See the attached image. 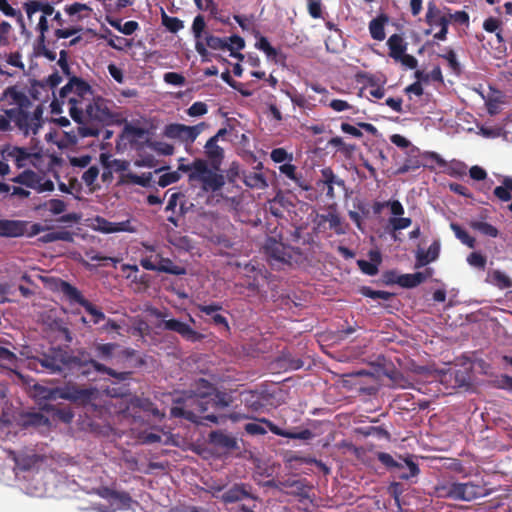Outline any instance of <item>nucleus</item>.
Returning a JSON list of instances; mask_svg holds the SVG:
<instances>
[{
  "label": "nucleus",
  "mask_w": 512,
  "mask_h": 512,
  "mask_svg": "<svg viewBox=\"0 0 512 512\" xmlns=\"http://www.w3.org/2000/svg\"><path fill=\"white\" fill-rule=\"evenodd\" d=\"M29 367L38 372L65 373L69 372L77 376L88 377L92 372L107 374L118 381H126L131 378L132 372H117L112 368L99 363L84 349L77 351L76 355L61 348H51L39 357L29 360Z\"/></svg>",
  "instance_id": "1"
},
{
  "label": "nucleus",
  "mask_w": 512,
  "mask_h": 512,
  "mask_svg": "<svg viewBox=\"0 0 512 512\" xmlns=\"http://www.w3.org/2000/svg\"><path fill=\"white\" fill-rule=\"evenodd\" d=\"M75 97L69 98V114L77 123V130L66 132L68 141L76 144L79 138L98 137L105 125L114 121V115L103 98L86 101L77 106Z\"/></svg>",
  "instance_id": "2"
},
{
  "label": "nucleus",
  "mask_w": 512,
  "mask_h": 512,
  "mask_svg": "<svg viewBox=\"0 0 512 512\" xmlns=\"http://www.w3.org/2000/svg\"><path fill=\"white\" fill-rule=\"evenodd\" d=\"M210 402L204 401L186 390L173 398L170 415L175 418H184L196 424H206L205 421L217 424L218 417L214 414H205L211 408Z\"/></svg>",
  "instance_id": "3"
},
{
  "label": "nucleus",
  "mask_w": 512,
  "mask_h": 512,
  "mask_svg": "<svg viewBox=\"0 0 512 512\" xmlns=\"http://www.w3.org/2000/svg\"><path fill=\"white\" fill-rule=\"evenodd\" d=\"M440 495L455 501L470 502L486 495V490L479 482H447L439 488Z\"/></svg>",
  "instance_id": "4"
},
{
  "label": "nucleus",
  "mask_w": 512,
  "mask_h": 512,
  "mask_svg": "<svg viewBox=\"0 0 512 512\" xmlns=\"http://www.w3.org/2000/svg\"><path fill=\"white\" fill-rule=\"evenodd\" d=\"M189 391L201 400L209 401V407L213 410L227 408L233 402L230 394L217 390L211 382L204 378L196 380Z\"/></svg>",
  "instance_id": "5"
},
{
  "label": "nucleus",
  "mask_w": 512,
  "mask_h": 512,
  "mask_svg": "<svg viewBox=\"0 0 512 512\" xmlns=\"http://www.w3.org/2000/svg\"><path fill=\"white\" fill-rule=\"evenodd\" d=\"M14 126L24 135H36L42 127L43 108L37 105L32 112L30 109L10 108Z\"/></svg>",
  "instance_id": "6"
},
{
  "label": "nucleus",
  "mask_w": 512,
  "mask_h": 512,
  "mask_svg": "<svg viewBox=\"0 0 512 512\" xmlns=\"http://www.w3.org/2000/svg\"><path fill=\"white\" fill-rule=\"evenodd\" d=\"M377 459L383 464L392 475L399 480H409L420 473L418 465L412 460V457L396 460L392 455L386 452H379Z\"/></svg>",
  "instance_id": "7"
},
{
  "label": "nucleus",
  "mask_w": 512,
  "mask_h": 512,
  "mask_svg": "<svg viewBox=\"0 0 512 512\" xmlns=\"http://www.w3.org/2000/svg\"><path fill=\"white\" fill-rule=\"evenodd\" d=\"M92 94L90 85L83 79L77 76H71L66 85L59 91V100H54L51 103L52 112H58L59 101L64 104L66 101L69 104V98L75 97L77 106H82L86 101V97Z\"/></svg>",
  "instance_id": "8"
},
{
  "label": "nucleus",
  "mask_w": 512,
  "mask_h": 512,
  "mask_svg": "<svg viewBox=\"0 0 512 512\" xmlns=\"http://www.w3.org/2000/svg\"><path fill=\"white\" fill-rule=\"evenodd\" d=\"M151 316L163 319L158 327L178 333L182 338L190 342H197L203 338V335L194 330L190 325L178 319L165 320L167 313L160 311L157 308L151 307L147 310Z\"/></svg>",
  "instance_id": "9"
},
{
  "label": "nucleus",
  "mask_w": 512,
  "mask_h": 512,
  "mask_svg": "<svg viewBox=\"0 0 512 512\" xmlns=\"http://www.w3.org/2000/svg\"><path fill=\"white\" fill-rule=\"evenodd\" d=\"M205 122L194 126H187L180 123H171L165 126L163 135L169 139H177L182 143L191 145L197 137L207 128Z\"/></svg>",
  "instance_id": "10"
},
{
  "label": "nucleus",
  "mask_w": 512,
  "mask_h": 512,
  "mask_svg": "<svg viewBox=\"0 0 512 512\" xmlns=\"http://www.w3.org/2000/svg\"><path fill=\"white\" fill-rule=\"evenodd\" d=\"M59 290L70 300L82 306L85 311L92 316L93 324H98L105 320L106 316L101 309L97 308L93 303L84 298L82 293L70 283L61 281L59 284Z\"/></svg>",
  "instance_id": "11"
},
{
  "label": "nucleus",
  "mask_w": 512,
  "mask_h": 512,
  "mask_svg": "<svg viewBox=\"0 0 512 512\" xmlns=\"http://www.w3.org/2000/svg\"><path fill=\"white\" fill-rule=\"evenodd\" d=\"M35 396L41 400L68 399L78 400L87 395L85 390L69 387L50 388L39 384L34 385Z\"/></svg>",
  "instance_id": "12"
},
{
  "label": "nucleus",
  "mask_w": 512,
  "mask_h": 512,
  "mask_svg": "<svg viewBox=\"0 0 512 512\" xmlns=\"http://www.w3.org/2000/svg\"><path fill=\"white\" fill-rule=\"evenodd\" d=\"M425 22L430 27H440V30L433 35V38L438 41H445L447 39L449 18L447 14H442L434 1H429L427 4V12L425 15Z\"/></svg>",
  "instance_id": "13"
},
{
  "label": "nucleus",
  "mask_w": 512,
  "mask_h": 512,
  "mask_svg": "<svg viewBox=\"0 0 512 512\" xmlns=\"http://www.w3.org/2000/svg\"><path fill=\"white\" fill-rule=\"evenodd\" d=\"M253 487L249 483L239 482L234 483L220 496V500L224 504H233L240 502L244 499L258 500V497L253 494Z\"/></svg>",
  "instance_id": "14"
},
{
  "label": "nucleus",
  "mask_w": 512,
  "mask_h": 512,
  "mask_svg": "<svg viewBox=\"0 0 512 512\" xmlns=\"http://www.w3.org/2000/svg\"><path fill=\"white\" fill-rule=\"evenodd\" d=\"M205 40H206V45L199 40H197L196 44H195V49H196L197 53L203 58L207 57V55H208L206 46H208L209 48H211L213 50H228L231 52L232 57L238 58L240 60H243V58H244V56L241 53L234 52V46L229 45L226 38H220V37H217L214 35H207L205 37Z\"/></svg>",
  "instance_id": "15"
},
{
  "label": "nucleus",
  "mask_w": 512,
  "mask_h": 512,
  "mask_svg": "<svg viewBox=\"0 0 512 512\" xmlns=\"http://www.w3.org/2000/svg\"><path fill=\"white\" fill-rule=\"evenodd\" d=\"M27 223L19 220L0 219V236L7 238L21 237L26 233Z\"/></svg>",
  "instance_id": "16"
},
{
  "label": "nucleus",
  "mask_w": 512,
  "mask_h": 512,
  "mask_svg": "<svg viewBox=\"0 0 512 512\" xmlns=\"http://www.w3.org/2000/svg\"><path fill=\"white\" fill-rule=\"evenodd\" d=\"M95 222L96 229L105 234L134 231L130 226V221L111 222L103 217L97 216Z\"/></svg>",
  "instance_id": "17"
},
{
  "label": "nucleus",
  "mask_w": 512,
  "mask_h": 512,
  "mask_svg": "<svg viewBox=\"0 0 512 512\" xmlns=\"http://www.w3.org/2000/svg\"><path fill=\"white\" fill-rule=\"evenodd\" d=\"M261 422L265 423L268 426L269 430L277 436L285 437L288 439L300 440H310L313 438V433L309 429H303L299 432H294L282 429L267 419H262Z\"/></svg>",
  "instance_id": "18"
},
{
  "label": "nucleus",
  "mask_w": 512,
  "mask_h": 512,
  "mask_svg": "<svg viewBox=\"0 0 512 512\" xmlns=\"http://www.w3.org/2000/svg\"><path fill=\"white\" fill-rule=\"evenodd\" d=\"M266 253L273 259L286 263L291 259L288 247L276 240L269 239L265 245Z\"/></svg>",
  "instance_id": "19"
},
{
  "label": "nucleus",
  "mask_w": 512,
  "mask_h": 512,
  "mask_svg": "<svg viewBox=\"0 0 512 512\" xmlns=\"http://www.w3.org/2000/svg\"><path fill=\"white\" fill-rule=\"evenodd\" d=\"M209 440L216 447H220L226 450L238 449L236 438L220 430L212 431L209 434Z\"/></svg>",
  "instance_id": "20"
},
{
  "label": "nucleus",
  "mask_w": 512,
  "mask_h": 512,
  "mask_svg": "<svg viewBox=\"0 0 512 512\" xmlns=\"http://www.w3.org/2000/svg\"><path fill=\"white\" fill-rule=\"evenodd\" d=\"M180 170L184 172L190 171L189 179L201 182L211 169L208 168L206 161L196 159L190 165H181Z\"/></svg>",
  "instance_id": "21"
},
{
  "label": "nucleus",
  "mask_w": 512,
  "mask_h": 512,
  "mask_svg": "<svg viewBox=\"0 0 512 512\" xmlns=\"http://www.w3.org/2000/svg\"><path fill=\"white\" fill-rule=\"evenodd\" d=\"M197 308L200 312L210 316L215 325L223 326L227 330L229 329L226 317L218 313V311L222 309V306L219 303L199 304Z\"/></svg>",
  "instance_id": "22"
},
{
  "label": "nucleus",
  "mask_w": 512,
  "mask_h": 512,
  "mask_svg": "<svg viewBox=\"0 0 512 512\" xmlns=\"http://www.w3.org/2000/svg\"><path fill=\"white\" fill-rule=\"evenodd\" d=\"M431 276V270L426 272H416L413 274H403L396 278V283L403 288H414L425 282Z\"/></svg>",
  "instance_id": "23"
},
{
  "label": "nucleus",
  "mask_w": 512,
  "mask_h": 512,
  "mask_svg": "<svg viewBox=\"0 0 512 512\" xmlns=\"http://www.w3.org/2000/svg\"><path fill=\"white\" fill-rule=\"evenodd\" d=\"M23 8L30 21L32 20V16L37 12H42L43 16H51L54 13L52 4L36 0L25 2Z\"/></svg>",
  "instance_id": "24"
},
{
  "label": "nucleus",
  "mask_w": 512,
  "mask_h": 512,
  "mask_svg": "<svg viewBox=\"0 0 512 512\" xmlns=\"http://www.w3.org/2000/svg\"><path fill=\"white\" fill-rule=\"evenodd\" d=\"M205 153L214 169H218L224 158V150L214 139H208L205 144Z\"/></svg>",
  "instance_id": "25"
},
{
  "label": "nucleus",
  "mask_w": 512,
  "mask_h": 512,
  "mask_svg": "<svg viewBox=\"0 0 512 512\" xmlns=\"http://www.w3.org/2000/svg\"><path fill=\"white\" fill-rule=\"evenodd\" d=\"M19 424L23 428L43 427L50 424L49 419L40 412H28L20 416Z\"/></svg>",
  "instance_id": "26"
},
{
  "label": "nucleus",
  "mask_w": 512,
  "mask_h": 512,
  "mask_svg": "<svg viewBox=\"0 0 512 512\" xmlns=\"http://www.w3.org/2000/svg\"><path fill=\"white\" fill-rule=\"evenodd\" d=\"M387 46L389 48V56L396 61L401 58L407 49V43L404 42V39L399 34L391 35L387 40Z\"/></svg>",
  "instance_id": "27"
},
{
  "label": "nucleus",
  "mask_w": 512,
  "mask_h": 512,
  "mask_svg": "<svg viewBox=\"0 0 512 512\" xmlns=\"http://www.w3.org/2000/svg\"><path fill=\"white\" fill-rule=\"evenodd\" d=\"M5 95L11 99V103L16 105L15 108L30 109L33 104L29 97L16 87L7 88Z\"/></svg>",
  "instance_id": "28"
},
{
  "label": "nucleus",
  "mask_w": 512,
  "mask_h": 512,
  "mask_svg": "<svg viewBox=\"0 0 512 512\" xmlns=\"http://www.w3.org/2000/svg\"><path fill=\"white\" fill-rule=\"evenodd\" d=\"M201 184H202V189L204 191L216 192L224 186L225 180H224L223 175L210 170V172L201 181Z\"/></svg>",
  "instance_id": "29"
},
{
  "label": "nucleus",
  "mask_w": 512,
  "mask_h": 512,
  "mask_svg": "<svg viewBox=\"0 0 512 512\" xmlns=\"http://www.w3.org/2000/svg\"><path fill=\"white\" fill-rule=\"evenodd\" d=\"M157 257H159V263L156 269L157 272H164L176 276L186 273L185 268L175 265L171 259L161 257L160 255H157Z\"/></svg>",
  "instance_id": "30"
},
{
  "label": "nucleus",
  "mask_w": 512,
  "mask_h": 512,
  "mask_svg": "<svg viewBox=\"0 0 512 512\" xmlns=\"http://www.w3.org/2000/svg\"><path fill=\"white\" fill-rule=\"evenodd\" d=\"M386 21L387 17L385 15L378 16L370 21L369 32L374 40L382 41L385 39L384 25Z\"/></svg>",
  "instance_id": "31"
},
{
  "label": "nucleus",
  "mask_w": 512,
  "mask_h": 512,
  "mask_svg": "<svg viewBox=\"0 0 512 512\" xmlns=\"http://www.w3.org/2000/svg\"><path fill=\"white\" fill-rule=\"evenodd\" d=\"M73 239V233L68 230L49 231L39 238V240L43 243H51L59 240L72 242Z\"/></svg>",
  "instance_id": "32"
},
{
  "label": "nucleus",
  "mask_w": 512,
  "mask_h": 512,
  "mask_svg": "<svg viewBox=\"0 0 512 512\" xmlns=\"http://www.w3.org/2000/svg\"><path fill=\"white\" fill-rule=\"evenodd\" d=\"M39 175L32 170H25L16 177L12 178L11 181L28 188L35 189L38 185Z\"/></svg>",
  "instance_id": "33"
},
{
  "label": "nucleus",
  "mask_w": 512,
  "mask_h": 512,
  "mask_svg": "<svg viewBox=\"0 0 512 512\" xmlns=\"http://www.w3.org/2000/svg\"><path fill=\"white\" fill-rule=\"evenodd\" d=\"M469 226L484 236L496 238L499 235V230L495 226L484 221L472 220Z\"/></svg>",
  "instance_id": "34"
},
{
  "label": "nucleus",
  "mask_w": 512,
  "mask_h": 512,
  "mask_svg": "<svg viewBox=\"0 0 512 512\" xmlns=\"http://www.w3.org/2000/svg\"><path fill=\"white\" fill-rule=\"evenodd\" d=\"M451 230L454 232L455 237L464 245L469 248H475L476 240L470 236L469 233L464 230L459 224L452 222L450 224Z\"/></svg>",
  "instance_id": "35"
},
{
  "label": "nucleus",
  "mask_w": 512,
  "mask_h": 512,
  "mask_svg": "<svg viewBox=\"0 0 512 512\" xmlns=\"http://www.w3.org/2000/svg\"><path fill=\"white\" fill-rule=\"evenodd\" d=\"M42 409L47 412H52L54 418L64 423H70L74 418V413L70 408H54L51 405L45 404Z\"/></svg>",
  "instance_id": "36"
},
{
  "label": "nucleus",
  "mask_w": 512,
  "mask_h": 512,
  "mask_svg": "<svg viewBox=\"0 0 512 512\" xmlns=\"http://www.w3.org/2000/svg\"><path fill=\"white\" fill-rule=\"evenodd\" d=\"M246 186L253 189H264L268 186L266 178L262 173L250 172L244 176Z\"/></svg>",
  "instance_id": "37"
},
{
  "label": "nucleus",
  "mask_w": 512,
  "mask_h": 512,
  "mask_svg": "<svg viewBox=\"0 0 512 512\" xmlns=\"http://www.w3.org/2000/svg\"><path fill=\"white\" fill-rule=\"evenodd\" d=\"M101 162L106 169H113L116 172L125 171L128 168V162L120 159H110V156L102 153Z\"/></svg>",
  "instance_id": "38"
},
{
  "label": "nucleus",
  "mask_w": 512,
  "mask_h": 512,
  "mask_svg": "<svg viewBox=\"0 0 512 512\" xmlns=\"http://www.w3.org/2000/svg\"><path fill=\"white\" fill-rule=\"evenodd\" d=\"M255 47L261 51H263L267 58L273 59L277 61V57L279 56V52L276 48H274L268 39L264 36H260L258 41L255 44Z\"/></svg>",
  "instance_id": "39"
},
{
  "label": "nucleus",
  "mask_w": 512,
  "mask_h": 512,
  "mask_svg": "<svg viewBox=\"0 0 512 512\" xmlns=\"http://www.w3.org/2000/svg\"><path fill=\"white\" fill-rule=\"evenodd\" d=\"M322 182L326 186H340L345 188V181L343 179L338 178L333 172L332 168L325 167L321 170Z\"/></svg>",
  "instance_id": "40"
},
{
  "label": "nucleus",
  "mask_w": 512,
  "mask_h": 512,
  "mask_svg": "<svg viewBox=\"0 0 512 512\" xmlns=\"http://www.w3.org/2000/svg\"><path fill=\"white\" fill-rule=\"evenodd\" d=\"M328 145L337 148L338 151H340L341 153H343L346 156H350L356 150L355 144L346 143L339 136L331 138L328 141Z\"/></svg>",
  "instance_id": "41"
},
{
  "label": "nucleus",
  "mask_w": 512,
  "mask_h": 512,
  "mask_svg": "<svg viewBox=\"0 0 512 512\" xmlns=\"http://www.w3.org/2000/svg\"><path fill=\"white\" fill-rule=\"evenodd\" d=\"M118 347L116 343L96 344V356L102 360H109L113 357L115 349Z\"/></svg>",
  "instance_id": "42"
},
{
  "label": "nucleus",
  "mask_w": 512,
  "mask_h": 512,
  "mask_svg": "<svg viewBox=\"0 0 512 512\" xmlns=\"http://www.w3.org/2000/svg\"><path fill=\"white\" fill-rule=\"evenodd\" d=\"M444 51L445 52L443 54H439L438 56L440 58L445 59L448 62V65H449L450 69L454 73L460 74L461 66H460V63L457 60V56H456L455 51L452 48H450V47H446L444 49Z\"/></svg>",
  "instance_id": "43"
},
{
  "label": "nucleus",
  "mask_w": 512,
  "mask_h": 512,
  "mask_svg": "<svg viewBox=\"0 0 512 512\" xmlns=\"http://www.w3.org/2000/svg\"><path fill=\"white\" fill-rule=\"evenodd\" d=\"M110 502L116 504L119 509H127L130 507L132 498L128 492L115 490Z\"/></svg>",
  "instance_id": "44"
},
{
  "label": "nucleus",
  "mask_w": 512,
  "mask_h": 512,
  "mask_svg": "<svg viewBox=\"0 0 512 512\" xmlns=\"http://www.w3.org/2000/svg\"><path fill=\"white\" fill-rule=\"evenodd\" d=\"M162 24L171 33H177L184 27V23L177 17L168 16L164 11L162 12Z\"/></svg>",
  "instance_id": "45"
},
{
  "label": "nucleus",
  "mask_w": 512,
  "mask_h": 512,
  "mask_svg": "<svg viewBox=\"0 0 512 512\" xmlns=\"http://www.w3.org/2000/svg\"><path fill=\"white\" fill-rule=\"evenodd\" d=\"M9 156L12 157L18 167H22L25 165V162L30 158V153L26 148L23 147H13L9 152Z\"/></svg>",
  "instance_id": "46"
},
{
  "label": "nucleus",
  "mask_w": 512,
  "mask_h": 512,
  "mask_svg": "<svg viewBox=\"0 0 512 512\" xmlns=\"http://www.w3.org/2000/svg\"><path fill=\"white\" fill-rule=\"evenodd\" d=\"M361 294L365 297L371 298V299H382V300H389L393 294L387 291H381V290H373L372 288L368 286H363L360 290Z\"/></svg>",
  "instance_id": "47"
},
{
  "label": "nucleus",
  "mask_w": 512,
  "mask_h": 512,
  "mask_svg": "<svg viewBox=\"0 0 512 512\" xmlns=\"http://www.w3.org/2000/svg\"><path fill=\"white\" fill-rule=\"evenodd\" d=\"M494 284L500 289H508L512 287V280L509 276L500 270H495L492 274Z\"/></svg>",
  "instance_id": "48"
},
{
  "label": "nucleus",
  "mask_w": 512,
  "mask_h": 512,
  "mask_svg": "<svg viewBox=\"0 0 512 512\" xmlns=\"http://www.w3.org/2000/svg\"><path fill=\"white\" fill-rule=\"evenodd\" d=\"M0 11L3 12L6 16H17L18 22L21 24L22 29L25 30V24L21 12L11 7L7 0H0Z\"/></svg>",
  "instance_id": "49"
},
{
  "label": "nucleus",
  "mask_w": 512,
  "mask_h": 512,
  "mask_svg": "<svg viewBox=\"0 0 512 512\" xmlns=\"http://www.w3.org/2000/svg\"><path fill=\"white\" fill-rule=\"evenodd\" d=\"M325 219L328 221L330 229L334 230L336 234L342 235L346 233L341 218L338 214L329 213Z\"/></svg>",
  "instance_id": "50"
},
{
  "label": "nucleus",
  "mask_w": 512,
  "mask_h": 512,
  "mask_svg": "<svg viewBox=\"0 0 512 512\" xmlns=\"http://www.w3.org/2000/svg\"><path fill=\"white\" fill-rule=\"evenodd\" d=\"M467 262L472 267L484 270L487 263V259L480 252H472L471 254L468 255Z\"/></svg>",
  "instance_id": "51"
},
{
  "label": "nucleus",
  "mask_w": 512,
  "mask_h": 512,
  "mask_svg": "<svg viewBox=\"0 0 512 512\" xmlns=\"http://www.w3.org/2000/svg\"><path fill=\"white\" fill-rule=\"evenodd\" d=\"M44 207L54 215H59L66 210V203L61 199H50Z\"/></svg>",
  "instance_id": "52"
},
{
  "label": "nucleus",
  "mask_w": 512,
  "mask_h": 512,
  "mask_svg": "<svg viewBox=\"0 0 512 512\" xmlns=\"http://www.w3.org/2000/svg\"><path fill=\"white\" fill-rule=\"evenodd\" d=\"M127 178L133 184L146 187V186L150 185V182L152 180V174L151 173H143L142 175H137V174L129 173L127 175Z\"/></svg>",
  "instance_id": "53"
},
{
  "label": "nucleus",
  "mask_w": 512,
  "mask_h": 512,
  "mask_svg": "<svg viewBox=\"0 0 512 512\" xmlns=\"http://www.w3.org/2000/svg\"><path fill=\"white\" fill-rule=\"evenodd\" d=\"M446 10L448 11L447 15H448L450 23L453 21V22L461 24V25H466V26L469 25V14L467 12L456 11L454 13H450L449 8H446Z\"/></svg>",
  "instance_id": "54"
},
{
  "label": "nucleus",
  "mask_w": 512,
  "mask_h": 512,
  "mask_svg": "<svg viewBox=\"0 0 512 512\" xmlns=\"http://www.w3.org/2000/svg\"><path fill=\"white\" fill-rule=\"evenodd\" d=\"M163 79L167 84L174 86H183L186 82L185 77L182 74L176 72L165 73Z\"/></svg>",
  "instance_id": "55"
},
{
  "label": "nucleus",
  "mask_w": 512,
  "mask_h": 512,
  "mask_svg": "<svg viewBox=\"0 0 512 512\" xmlns=\"http://www.w3.org/2000/svg\"><path fill=\"white\" fill-rule=\"evenodd\" d=\"M389 223L394 231L408 228L412 224L411 218L408 217H392L389 219Z\"/></svg>",
  "instance_id": "56"
},
{
  "label": "nucleus",
  "mask_w": 512,
  "mask_h": 512,
  "mask_svg": "<svg viewBox=\"0 0 512 512\" xmlns=\"http://www.w3.org/2000/svg\"><path fill=\"white\" fill-rule=\"evenodd\" d=\"M501 23L497 18L489 17L483 23V29L489 33L496 32L498 38H500V29Z\"/></svg>",
  "instance_id": "57"
},
{
  "label": "nucleus",
  "mask_w": 512,
  "mask_h": 512,
  "mask_svg": "<svg viewBox=\"0 0 512 512\" xmlns=\"http://www.w3.org/2000/svg\"><path fill=\"white\" fill-rule=\"evenodd\" d=\"M270 157L275 163H282L286 160H292V154H288L284 148L273 149L270 153Z\"/></svg>",
  "instance_id": "58"
},
{
  "label": "nucleus",
  "mask_w": 512,
  "mask_h": 512,
  "mask_svg": "<svg viewBox=\"0 0 512 512\" xmlns=\"http://www.w3.org/2000/svg\"><path fill=\"white\" fill-rule=\"evenodd\" d=\"M357 264H358L360 270L369 276H374L378 273V265L379 264L373 263L371 261L362 260V259L358 260Z\"/></svg>",
  "instance_id": "59"
},
{
  "label": "nucleus",
  "mask_w": 512,
  "mask_h": 512,
  "mask_svg": "<svg viewBox=\"0 0 512 512\" xmlns=\"http://www.w3.org/2000/svg\"><path fill=\"white\" fill-rule=\"evenodd\" d=\"M108 45L116 50H123L125 47H130L131 43L124 37L113 35L108 40Z\"/></svg>",
  "instance_id": "60"
},
{
  "label": "nucleus",
  "mask_w": 512,
  "mask_h": 512,
  "mask_svg": "<svg viewBox=\"0 0 512 512\" xmlns=\"http://www.w3.org/2000/svg\"><path fill=\"white\" fill-rule=\"evenodd\" d=\"M206 27V23L204 17L202 15H197L192 24V32L196 39H199L202 36V33Z\"/></svg>",
  "instance_id": "61"
},
{
  "label": "nucleus",
  "mask_w": 512,
  "mask_h": 512,
  "mask_svg": "<svg viewBox=\"0 0 512 512\" xmlns=\"http://www.w3.org/2000/svg\"><path fill=\"white\" fill-rule=\"evenodd\" d=\"M208 111L204 102H194L187 110V114L191 117L202 116Z\"/></svg>",
  "instance_id": "62"
},
{
  "label": "nucleus",
  "mask_w": 512,
  "mask_h": 512,
  "mask_svg": "<svg viewBox=\"0 0 512 512\" xmlns=\"http://www.w3.org/2000/svg\"><path fill=\"white\" fill-rule=\"evenodd\" d=\"M99 175V169L96 166H90L82 175V180L87 186H92Z\"/></svg>",
  "instance_id": "63"
},
{
  "label": "nucleus",
  "mask_w": 512,
  "mask_h": 512,
  "mask_svg": "<svg viewBox=\"0 0 512 512\" xmlns=\"http://www.w3.org/2000/svg\"><path fill=\"white\" fill-rule=\"evenodd\" d=\"M179 179L180 175L176 171L164 173L159 177L158 185L161 187H166L170 184L176 183Z\"/></svg>",
  "instance_id": "64"
}]
</instances>
